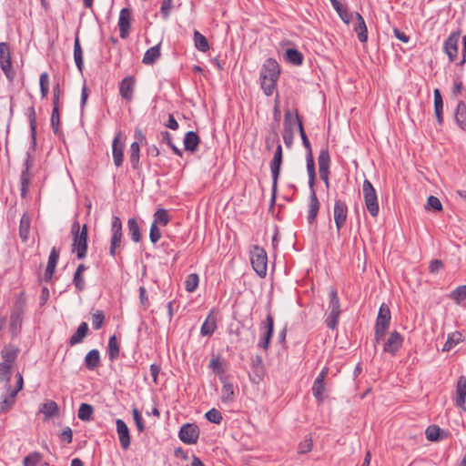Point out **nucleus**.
<instances>
[{"label": "nucleus", "mask_w": 466, "mask_h": 466, "mask_svg": "<svg viewBox=\"0 0 466 466\" xmlns=\"http://www.w3.org/2000/svg\"><path fill=\"white\" fill-rule=\"evenodd\" d=\"M70 233L72 235V253L76 255L77 259H84L87 251L88 231L86 225L81 227L80 223L75 220L71 226Z\"/></svg>", "instance_id": "1"}, {"label": "nucleus", "mask_w": 466, "mask_h": 466, "mask_svg": "<svg viewBox=\"0 0 466 466\" xmlns=\"http://www.w3.org/2000/svg\"><path fill=\"white\" fill-rule=\"evenodd\" d=\"M307 171L309 174V186L310 187V198H309V207L308 213V221L309 223H313L318 216V212L319 209V202L317 198L316 192L313 188L316 173H315V162L312 157V152H309L307 154Z\"/></svg>", "instance_id": "2"}, {"label": "nucleus", "mask_w": 466, "mask_h": 466, "mask_svg": "<svg viewBox=\"0 0 466 466\" xmlns=\"http://www.w3.org/2000/svg\"><path fill=\"white\" fill-rule=\"evenodd\" d=\"M25 305V293L20 292L13 304L9 319V330L13 338L17 337L21 332Z\"/></svg>", "instance_id": "3"}, {"label": "nucleus", "mask_w": 466, "mask_h": 466, "mask_svg": "<svg viewBox=\"0 0 466 466\" xmlns=\"http://www.w3.org/2000/svg\"><path fill=\"white\" fill-rule=\"evenodd\" d=\"M122 222L120 218L116 216L112 218L111 222V238H110V247H109V254L112 258L117 259L121 258V249H122Z\"/></svg>", "instance_id": "4"}, {"label": "nucleus", "mask_w": 466, "mask_h": 466, "mask_svg": "<svg viewBox=\"0 0 466 466\" xmlns=\"http://www.w3.org/2000/svg\"><path fill=\"white\" fill-rule=\"evenodd\" d=\"M329 313L325 319V323L327 327L330 329H335L339 315H340V303L339 299L338 297L337 290L335 289H331L329 293Z\"/></svg>", "instance_id": "5"}, {"label": "nucleus", "mask_w": 466, "mask_h": 466, "mask_svg": "<svg viewBox=\"0 0 466 466\" xmlns=\"http://www.w3.org/2000/svg\"><path fill=\"white\" fill-rule=\"evenodd\" d=\"M362 192H363L365 206H366L369 213L373 218H376L379 215L380 207H379L376 190L369 179H365L363 181Z\"/></svg>", "instance_id": "6"}, {"label": "nucleus", "mask_w": 466, "mask_h": 466, "mask_svg": "<svg viewBox=\"0 0 466 466\" xmlns=\"http://www.w3.org/2000/svg\"><path fill=\"white\" fill-rule=\"evenodd\" d=\"M259 331L261 334L258 346L264 350H267L269 348V343L274 331V319L269 312L268 313L265 320L259 324Z\"/></svg>", "instance_id": "7"}, {"label": "nucleus", "mask_w": 466, "mask_h": 466, "mask_svg": "<svg viewBox=\"0 0 466 466\" xmlns=\"http://www.w3.org/2000/svg\"><path fill=\"white\" fill-rule=\"evenodd\" d=\"M199 428L194 423L184 424L178 432V437L186 444H196L199 438Z\"/></svg>", "instance_id": "8"}, {"label": "nucleus", "mask_w": 466, "mask_h": 466, "mask_svg": "<svg viewBox=\"0 0 466 466\" xmlns=\"http://www.w3.org/2000/svg\"><path fill=\"white\" fill-rule=\"evenodd\" d=\"M319 164V173L320 179L325 183L328 187L329 183V165H330V157L328 149H321L318 157Z\"/></svg>", "instance_id": "9"}, {"label": "nucleus", "mask_w": 466, "mask_h": 466, "mask_svg": "<svg viewBox=\"0 0 466 466\" xmlns=\"http://www.w3.org/2000/svg\"><path fill=\"white\" fill-rule=\"evenodd\" d=\"M333 215L337 231L339 233L340 229L344 227L348 218V206L345 201L340 199L335 200Z\"/></svg>", "instance_id": "10"}, {"label": "nucleus", "mask_w": 466, "mask_h": 466, "mask_svg": "<svg viewBox=\"0 0 466 466\" xmlns=\"http://www.w3.org/2000/svg\"><path fill=\"white\" fill-rule=\"evenodd\" d=\"M282 147L280 144H278L273 158L270 161V170H271V176H272V181H273V189L276 188L278 179L280 173V167L282 164Z\"/></svg>", "instance_id": "11"}, {"label": "nucleus", "mask_w": 466, "mask_h": 466, "mask_svg": "<svg viewBox=\"0 0 466 466\" xmlns=\"http://www.w3.org/2000/svg\"><path fill=\"white\" fill-rule=\"evenodd\" d=\"M116 433L119 439L120 446L123 450H127L131 444L130 431L127 423L121 420H116Z\"/></svg>", "instance_id": "12"}, {"label": "nucleus", "mask_w": 466, "mask_h": 466, "mask_svg": "<svg viewBox=\"0 0 466 466\" xmlns=\"http://www.w3.org/2000/svg\"><path fill=\"white\" fill-rule=\"evenodd\" d=\"M279 74L280 70L277 61L274 59H268L260 70V78L278 81Z\"/></svg>", "instance_id": "13"}, {"label": "nucleus", "mask_w": 466, "mask_h": 466, "mask_svg": "<svg viewBox=\"0 0 466 466\" xmlns=\"http://www.w3.org/2000/svg\"><path fill=\"white\" fill-rule=\"evenodd\" d=\"M403 337L398 332L393 331L390 334L383 346V350L395 356L398 350L402 347Z\"/></svg>", "instance_id": "14"}, {"label": "nucleus", "mask_w": 466, "mask_h": 466, "mask_svg": "<svg viewBox=\"0 0 466 466\" xmlns=\"http://www.w3.org/2000/svg\"><path fill=\"white\" fill-rule=\"evenodd\" d=\"M460 36V31L452 32L444 42V50L451 61L457 58Z\"/></svg>", "instance_id": "15"}, {"label": "nucleus", "mask_w": 466, "mask_h": 466, "mask_svg": "<svg viewBox=\"0 0 466 466\" xmlns=\"http://www.w3.org/2000/svg\"><path fill=\"white\" fill-rule=\"evenodd\" d=\"M132 20V11L128 8H123L120 11L119 18H118V27L120 37L125 39L129 35V29Z\"/></svg>", "instance_id": "16"}, {"label": "nucleus", "mask_w": 466, "mask_h": 466, "mask_svg": "<svg viewBox=\"0 0 466 466\" xmlns=\"http://www.w3.org/2000/svg\"><path fill=\"white\" fill-rule=\"evenodd\" d=\"M265 375V369L263 360L260 356H256L251 360V371L249 372V378L252 382L258 384Z\"/></svg>", "instance_id": "17"}, {"label": "nucleus", "mask_w": 466, "mask_h": 466, "mask_svg": "<svg viewBox=\"0 0 466 466\" xmlns=\"http://www.w3.org/2000/svg\"><path fill=\"white\" fill-rule=\"evenodd\" d=\"M135 77L132 76H126L119 85V94L122 98L131 101L135 87Z\"/></svg>", "instance_id": "18"}, {"label": "nucleus", "mask_w": 466, "mask_h": 466, "mask_svg": "<svg viewBox=\"0 0 466 466\" xmlns=\"http://www.w3.org/2000/svg\"><path fill=\"white\" fill-rule=\"evenodd\" d=\"M466 402V378L464 376L459 377L456 385V398L455 405L465 410Z\"/></svg>", "instance_id": "19"}, {"label": "nucleus", "mask_w": 466, "mask_h": 466, "mask_svg": "<svg viewBox=\"0 0 466 466\" xmlns=\"http://www.w3.org/2000/svg\"><path fill=\"white\" fill-rule=\"evenodd\" d=\"M390 310L385 303H382L379 309L375 328L388 329L390 323Z\"/></svg>", "instance_id": "20"}, {"label": "nucleus", "mask_w": 466, "mask_h": 466, "mask_svg": "<svg viewBox=\"0 0 466 466\" xmlns=\"http://www.w3.org/2000/svg\"><path fill=\"white\" fill-rule=\"evenodd\" d=\"M89 334V328L86 322L83 321L77 327L76 332L69 338L67 343L70 347L81 343L84 339Z\"/></svg>", "instance_id": "21"}, {"label": "nucleus", "mask_w": 466, "mask_h": 466, "mask_svg": "<svg viewBox=\"0 0 466 466\" xmlns=\"http://www.w3.org/2000/svg\"><path fill=\"white\" fill-rule=\"evenodd\" d=\"M19 351V348L14 344H8L5 346L1 350V357L3 359L2 362L13 366L15 362Z\"/></svg>", "instance_id": "22"}, {"label": "nucleus", "mask_w": 466, "mask_h": 466, "mask_svg": "<svg viewBox=\"0 0 466 466\" xmlns=\"http://www.w3.org/2000/svg\"><path fill=\"white\" fill-rule=\"evenodd\" d=\"M217 329V317L215 311L212 309L208 313L205 321L203 322L200 329L202 336H211Z\"/></svg>", "instance_id": "23"}, {"label": "nucleus", "mask_w": 466, "mask_h": 466, "mask_svg": "<svg viewBox=\"0 0 466 466\" xmlns=\"http://www.w3.org/2000/svg\"><path fill=\"white\" fill-rule=\"evenodd\" d=\"M24 166H25V168L22 171L21 177H20V180H21V197L22 198H25L26 197L27 190H28V186H29V183H30L29 169H30V167H31V163H30V154L29 153H27V157H26V159L25 161Z\"/></svg>", "instance_id": "24"}, {"label": "nucleus", "mask_w": 466, "mask_h": 466, "mask_svg": "<svg viewBox=\"0 0 466 466\" xmlns=\"http://www.w3.org/2000/svg\"><path fill=\"white\" fill-rule=\"evenodd\" d=\"M39 411L45 415V420H46L58 416L59 407L56 401L48 400L41 405Z\"/></svg>", "instance_id": "25"}, {"label": "nucleus", "mask_w": 466, "mask_h": 466, "mask_svg": "<svg viewBox=\"0 0 466 466\" xmlns=\"http://www.w3.org/2000/svg\"><path fill=\"white\" fill-rule=\"evenodd\" d=\"M85 366L89 370H94L100 365V353L96 349L87 352L84 360Z\"/></svg>", "instance_id": "26"}, {"label": "nucleus", "mask_w": 466, "mask_h": 466, "mask_svg": "<svg viewBox=\"0 0 466 466\" xmlns=\"http://www.w3.org/2000/svg\"><path fill=\"white\" fill-rule=\"evenodd\" d=\"M106 352L110 361H115L118 359L120 353V344L116 335L109 337Z\"/></svg>", "instance_id": "27"}, {"label": "nucleus", "mask_w": 466, "mask_h": 466, "mask_svg": "<svg viewBox=\"0 0 466 466\" xmlns=\"http://www.w3.org/2000/svg\"><path fill=\"white\" fill-rule=\"evenodd\" d=\"M357 18V25H355V32L357 33L358 39L361 43H365L368 40V29L364 18L359 13L355 14Z\"/></svg>", "instance_id": "28"}, {"label": "nucleus", "mask_w": 466, "mask_h": 466, "mask_svg": "<svg viewBox=\"0 0 466 466\" xmlns=\"http://www.w3.org/2000/svg\"><path fill=\"white\" fill-rule=\"evenodd\" d=\"M332 7L337 12L339 18L347 25L351 21L352 15L349 13L348 8L343 5L339 0H329Z\"/></svg>", "instance_id": "29"}, {"label": "nucleus", "mask_w": 466, "mask_h": 466, "mask_svg": "<svg viewBox=\"0 0 466 466\" xmlns=\"http://www.w3.org/2000/svg\"><path fill=\"white\" fill-rule=\"evenodd\" d=\"M455 121L457 125L464 131H466V104L460 101L455 110Z\"/></svg>", "instance_id": "30"}, {"label": "nucleus", "mask_w": 466, "mask_h": 466, "mask_svg": "<svg viewBox=\"0 0 466 466\" xmlns=\"http://www.w3.org/2000/svg\"><path fill=\"white\" fill-rule=\"evenodd\" d=\"M434 95V113L437 118V121L440 125L443 122L442 112H443V100L441 94V91L436 88L433 92Z\"/></svg>", "instance_id": "31"}, {"label": "nucleus", "mask_w": 466, "mask_h": 466, "mask_svg": "<svg viewBox=\"0 0 466 466\" xmlns=\"http://www.w3.org/2000/svg\"><path fill=\"white\" fill-rule=\"evenodd\" d=\"M83 55L84 52L80 45V40L78 35H76L74 41V60L79 72H82L84 68Z\"/></svg>", "instance_id": "32"}, {"label": "nucleus", "mask_w": 466, "mask_h": 466, "mask_svg": "<svg viewBox=\"0 0 466 466\" xmlns=\"http://www.w3.org/2000/svg\"><path fill=\"white\" fill-rule=\"evenodd\" d=\"M312 394L319 402H322L326 399V384L320 379H315L311 388Z\"/></svg>", "instance_id": "33"}, {"label": "nucleus", "mask_w": 466, "mask_h": 466, "mask_svg": "<svg viewBox=\"0 0 466 466\" xmlns=\"http://www.w3.org/2000/svg\"><path fill=\"white\" fill-rule=\"evenodd\" d=\"M300 119L298 114L293 115L290 110H287L284 115V130L293 131L298 127Z\"/></svg>", "instance_id": "34"}, {"label": "nucleus", "mask_w": 466, "mask_h": 466, "mask_svg": "<svg viewBox=\"0 0 466 466\" xmlns=\"http://www.w3.org/2000/svg\"><path fill=\"white\" fill-rule=\"evenodd\" d=\"M87 268L88 267L86 266V264H79L74 274L73 283L78 291H83L85 289V280L83 273L87 269Z\"/></svg>", "instance_id": "35"}, {"label": "nucleus", "mask_w": 466, "mask_h": 466, "mask_svg": "<svg viewBox=\"0 0 466 466\" xmlns=\"http://www.w3.org/2000/svg\"><path fill=\"white\" fill-rule=\"evenodd\" d=\"M112 155L116 167H119L123 163V147L119 146V137H116L112 143Z\"/></svg>", "instance_id": "36"}, {"label": "nucleus", "mask_w": 466, "mask_h": 466, "mask_svg": "<svg viewBox=\"0 0 466 466\" xmlns=\"http://www.w3.org/2000/svg\"><path fill=\"white\" fill-rule=\"evenodd\" d=\"M199 143V137L194 131H188L184 137V147L187 151L194 152Z\"/></svg>", "instance_id": "37"}, {"label": "nucleus", "mask_w": 466, "mask_h": 466, "mask_svg": "<svg viewBox=\"0 0 466 466\" xmlns=\"http://www.w3.org/2000/svg\"><path fill=\"white\" fill-rule=\"evenodd\" d=\"M94 407L88 403H81L77 411V417L83 421H91L94 420Z\"/></svg>", "instance_id": "38"}, {"label": "nucleus", "mask_w": 466, "mask_h": 466, "mask_svg": "<svg viewBox=\"0 0 466 466\" xmlns=\"http://www.w3.org/2000/svg\"><path fill=\"white\" fill-rule=\"evenodd\" d=\"M160 56V44L147 49L143 56L142 62L145 65H153Z\"/></svg>", "instance_id": "39"}, {"label": "nucleus", "mask_w": 466, "mask_h": 466, "mask_svg": "<svg viewBox=\"0 0 466 466\" xmlns=\"http://www.w3.org/2000/svg\"><path fill=\"white\" fill-rule=\"evenodd\" d=\"M30 231V217L25 213L21 219L19 225V236L23 242H26L29 238Z\"/></svg>", "instance_id": "40"}, {"label": "nucleus", "mask_w": 466, "mask_h": 466, "mask_svg": "<svg viewBox=\"0 0 466 466\" xmlns=\"http://www.w3.org/2000/svg\"><path fill=\"white\" fill-rule=\"evenodd\" d=\"M249 262H268L267 253L264 248L254 246L249 251Z\"/></svg>", "instance_id": "41"}, {"label": "nucleus", "mask_w": 466, "mask_h": 466, "mask_svg": "<svg viewBox=\"0 0 466 466\" xmlns=\"http://www.w3.org/2000/svg\"><path fill=\"white\" fill-rule=\"evenodd\" d=\"M127 229L131 239L137 243L141 240V232L138 223L136 218H129L127 220Z\"/></svg>", "instance_id": "42"}, {"label": "nucleus", "mask_w": 466, "mask_h": 466, "mask_svg": "<svg viewBox=\"0 0 466 466\" xmlns=\"http://www.w3.org/2000/svg\"><path fill=\"white\" fill-rule=\"evenodd\" d=\"M462 340L461 333L456 331L451 334H449L448 339L442 348V351H449L452 348H454L457 344H459Z\"/></svg>", "instance_id": "43"}, {"label": "nucleus", "mask_w": 466, "mask_h": 466, "mask_svg": "<svg viewBox=\"0 0 466 466\" xmlns=\"http://www.w3.org/2000/svg\"><path fill=\"white\" fill-rule=\"evenodd\" d=\"M195 46L201 52H206L209 49L208 39L198 31L194 32Z\"/></svg>", "instance_id": "44"}, {"label": "nucleus", "mask_w": 466, "mask_h": 466, "mask_svg": "<svg viewBox=\"0 0 466 466\" xmlns=\"http://www.w3.org/2000/svg\"><path fill=\"white\" fill-rule=\"evenodd\" d=\"M139 144L137 141H135L130 146V156L129 161L133 168H137L139 164Z\"/></svg>", "instance_id": "45"}, {"label": "nucleus", "mask_w": 466, "mask_h": 466, "mask_svg": "<svg viewBox=\"0 0 466 466\" xmlns=\"http://www.w3.org/2000/svg\"><path fill=\"white\" fill-rule=\"evenodd\" d=\"M286 58L295 66L301 65L303 62L302 54L294 48H289L286 51Z\"/></svg>", "instance_id": "46"}, {"label": "nucleus", "mask_w": 466, "mask_h": 466, "mask_svg": "<svg viewBox=\"0 0 466 466\" xmlns=\"http://www.w3.org/2000/svg\"><path fill=\"white\" fill-rule=\"evenodd\" d=\"M106 316L103 310L97 309L92 314V326L95 330L100 329L105 322Z\"/></svg>", "instance_id": "47"}, {"label": "nucleus", "mask_w": 466, "mask_h": 466, "mask_svg": "<svg viewBox=\"0 0 466 466\" xmlns=\"http://www.w3.org/2000/svg\"><path fill=\"white\" fill-rule=\"evenodd\" d=\"M199 282V278L197 273H191L187 275L186 281H185V289L187 292H194Z\"/></svg>", "instance_id": "48"}, {"label": "nucleus", "mask_w": 466, "mask_h": 466, "mask_svg": "<svg viewBox=\"0 0 466 466\" xmlns=\"http://www.w3.org/2000/svg\"><path fill=\"white\" fill-rule=\"evenodd\" d=\"M13 366L10 364L0 362V382L9 384L11 380Z\"/></svg>", "instance_id": "49"}, {"label": "nucleus", "mask_w": 466, "mask_h": 466, "mask_svg": "<svg viewBox=\"0 0 466 466\" xmlns=\"http://www.w3.org/2000/svg\"><path fill=\"white\" fill-rule=\"evenodd\" d=\"M42 460V454L38 451H33L24 458V466H37Z\"/></svg>", "instance_id": "50"}, {"label": "nucleus", "mask_w": 466, "mask_h": 466, "mask_svg": "<svg viewBox=\"0 0 466 466\" xmlns=\"http://www.w3.org/2000/svg\"><path fill=\"white\" fill-rule=\"evenodd\" d=\"M169 222V217L165 209H158L154 214V221L152 224L157 226V224L161 226H166Z\"/></svg>", "instance_id": "51"}, {"label": "nucleus", "mask_w": 466, "mask_h": 466, "mask_svg": "<svg viewBox=\"0 0 466 466\" xmlns=\"http://www.w3.org/2000/svg\"><path fill=\"white\" fill-rule=\"evenodd\" d=\"M40 91L43 98L46 97L49 92V76L46 72L40 75Z\"/></svg>", "instance_id": "52"}, {"label": "nucleus", "mask_w": 466, "mask_h": 466, "mask_svg": "<svg viewBox=\"0 0 466 466\" xmlns=\"http://www.w3.org/2000/svg\"><path fill=\"white\" fill-rule=\"evenodd\" d=\"M276 80L272 79H261V88L263 89L266 96H271L276 89Z\"/></svg>", "instance_id": "53"}, {"label": "nucleus", "mask_w": 466, "mask_h": 466, "mask_svg": "<svg viewBox=\"0 0 466 466\" xmlns=\"http://www.w3.org/2000/svg\"><path fill=\"white\" fill-rule=\"evenodd\" d=\"M312 449V439L310 436H306L305 439L299 442L298 446L299 454H306Z\"/></svg>", "instance_id": "54"}, {"label": "nucleus", "mask_w": 466, "mask_h": 466, "mask_svg": "<svg viewBox=\"0 0 466 466\" xmlns=\"http://www.w3.org/2000/svg\"><path fill=\"white\" fill-rule=\"evenodd\" d=\"M205 418L212 423L219 424L222 420V415L217 409H211L205 414Z\"/></svg>", "instance_id": "55"}, {"label": "nucleus", "mask_w": 466, "mask_h": 466, "mask_svg": "<svg viewBox=\"0 0 466 466\" xmlns=\"http://www.w3.org/2000/svg\"><path fill=\"white\" fill-rule=\"evenodd\" d=\"M132 415H133V419L135 420L136 427H137L138 432H143L145 431V428H146L145 427V422H144L142 415H141V413H140V411L138 410L137 408H133Z\"/></svg>", "instance_id": "56"}, {"label": "nucleus", "mask_w": 466, "mask_h": 466, "mask_svg": "<svg viewBox=\"0 0 466 466\" xmlns=\"http://www.w3.org/2000/svg\"><path fill=\"white\" fill-rule=\"evenodd\" d=\"M209 367L213 369L214 372L222 375L224 373V361L220 358H213L210 360Z\"/></svg>", "instance_id": "57"}, {"label": "nucleus", "mask_w": 466, "mask_h": 466, "mask_svg": "<svg viewBox=\"0 0 466 466\" xmlns=\"http://www.w3.org/2000/svg\"><path fill=\"white\" fill-rule=\"evenodd\" d=\"M221 400H222V402H227V401H230L233 400V386H232V384L224 382Z\"/></svg>", "instance_id": "58"}, {"label": "nucleus", "mask_w": 466, "mask_h": 466, "mask_svg": "<svg viewBox=\"0 0 466 466\" xmlns=\"http://www.w3.org/2000/svg\"><path fill=\"white\" fill-rule=\"evenodd\" d=\"M451 299L460 302L466 299V285L457 287L451 293Z\"/></svg>", "instance_id": "59"}, {"label": "nucleus", "mask_w": 466, "mask_h": 466, "mask_svg": "<svg viewBox=\"0 0 466 466\" xmlns=\"http://www.w3.org/2000/svg\"><path fill=\"white\" fill-rule=\"evenodd\" d=\"M440 431L441 429L438 426H430L425 431L426 438L431 441H436L440 438Z\"/></svg>", "instance_id": "60"}, {"label": "nucleus", "mask_w": 466, "mask_h": 466, "mask_svg": "<svg viewBox=\"0 0 466 466\" xmlns=\"http://www.w3.org/2000/svg\"><path fill=\"white\" fill-rule=\"evenodd\" d=\"M0 61L11 62L10 47L7 43H0Z\"/></svg>", "instance_id": "61"}, {"label": "nucleus", "mask_w": 466, "mask_h": 466, "mask_svg": "<svg viewBox=\"0 0 466 466\" xmlns=\"http://www.w3.org/2000/svg\"><path fill=\"white\" fill-rule=\"evenodd\" d=\"M15 400H11L7 396H5L0 401V413H6L15 406Z\"/></svg>", "instance_id": "62"}, {"label": "nucleus", "mask_w": 466, "mask_h": 466, "mask_svg": "<svg viewBox=\"0 0 466 466\" xmlns=\"http://www.w3.org/2000/svg\"><path fill=\"white\" fill-rule=\"evenodd\" d=\"M173 0H162L160 13L164 19H167L171 9H172Z\"/></svg>", "instance_id": "63"}, {"label": "nucleus", "mask_w": 466, "mask_h": 466, "mask_svg": "<svg viewBox=\"0 0 466 466\" xmlns=\"http://www.w3.org/2000/svg\"><path fill=\"white\" fill-rule=\"evenodd\" d=\"M427 207L432 208L435 211H441L442 205L440 199L434 196H430L427 200Z\"/></svg>", "instance_id": "64"}]
</instances>
